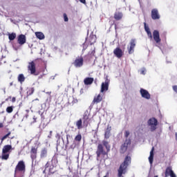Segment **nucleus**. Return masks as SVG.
Here are the masks:
<instances>
[{
  "instance_id": "1",
  "label": "nucleus",
  "mask_w": 177,
  "mask_h": 177,
  "mask_svg": "<svg viewBox=\"0 0 177 177\" xmlns=\"http://www.w3.org/2000/svg\"><path fill=\"white\" fill-rule=\"evenodd\" d=\"M131 156H127L122 164L120 165L118 170V177H122L123 174H127V169L129 166V164H131Z\"/></svg>"
},
{
  "instance_id": "2",
  "label": "nucleus",
  "mask_w": 177,
  "mask_h": 177,
  "mask_svg": "<svg viewBox=\"0 0 177 177\" xmlns=\"http://www.w3.org/2000/svg\"><path fill=\"white\" fill-rule=\"evenodd\" d=\"M20 172L21 174H24L26 172V164L24 161L20 160L18 162L15 169V177Z\"/></svg>"
},
{
  "instance_id": "3",
  "label": "nucleus",
  "mask_w": 177,
  "mask_h": 177,
  "mask_svg": "<svg viewBox=\"0 0 177 177\" xmlns=\"http://www.w3.org/2000/svg\"><path fill=\"white\" fill-rule=\"evenodd\" d=\"M97 154V158H100V157H102V158H104V157H108L109 156V151L106 150L104 151V148L103 147V145L99 144L97 148L96 151Z\"/></svg>"
},
{
  "instance_id": "4",
  "label": "nucleus",
  "mask_w": 177,
  "mask_h": 177,
  "mask_svg": "<svg viewBox=\"0 0 177 177\" xmlns=\"http://www.w3.org/2000/svg\"><path fill=\"white\" fill-rule=\"evenodd\" d=\"M28 71L30 72V74L31 75H39V71H37V66L34 61H32L28 63Z\"/></svg>"
},
{
  "instance_id": "5",
  "label": "nucleus",
  "mask_w": 177,
  "mask_h": 177,
  "mask_svg": "<svg viewBox=\"0 0 177 177\" xmlns=\"http://www.w3.org/2000/svg\"><path fill=\"white\" fill-rule=\"evenodd\" d=\"M12 150V145H7L3 147L1 160H8L9 158V151Z\"/></svg>"
},
{
  "instance_id": "6",
  "label": "nucleus",
  "mask_w": 177,
  "mask_h": 177,
  "mask_svg": "<svg viewBox=\"0 0 177 177\" xmlns=\"http://www.w3.org/2000/svg\"><path fill=\"white\" fill-rule=\"evenodd\" d=\"M129 146H131V138L126 139L124 142L120 146V153L125 154Z\"/></svg>"
},
{
  "instance_id": "7",
  "label": "nucleus",
  "mask_w": 177,
  "mask_h": 177,
  "mask_svg": "<svg viewBox=\"0 0 177 177\" xmlns=\"http://www.w3.org/2000/svg\"><path fill=\"white\" fill-rule=\"evenodd\" d=\"M148 125L150 127L151 129V132H154V131H156V129H157V125H158V120H157V119H156V118H150L148 122Z\"/></svg>"
},
{
  "instance_id": "8",
  "label": "nucleus",
  "mask_w": 177,
  "mask_h": 177,
  "mask_svg": "<svg viewBox=\"0 0 177 177\" xmlns=\"http://www.w3.org/2000/svg\"><path fill=\"white\" fill-rule=\"evenodd\" d=\"M72 64L75 68H81L84 66V57L82 56L76 57Z\"/></svg>"
},
{
  "instance_id": "9",
  "label": "nucleus",
  "mask_w": 177,
  "mask_h": 177,
  "mask_svg": "<svg viewBox=\"0 0 177 177\" xmlns=\"http://www.w3.org/2000/svg\"><path fill=\"white\" fill-rule=\"evenodd\" d=\"M135 46H136V40L132 39L129 42V46L127 47L129 55H132L135 52Z\"/></svg>"
},
{
  "instance_id": "10",
  "label": "nucleus",
  "mask_w": 177,
  "mask_h": 177,
  "mask_svg": "<svg viewBox=\"0 0 177 177\" xmlns=\"http://www.w3.org/2000/svg\"><path fill=\"white\" fill-rule=\"evenodd\" d=\"M109 85H110V80L106 78L105 82H102L101 85V93H104V92L109 91Z\"/></svg>"
},
{
  "instance_id": "11",
  "label": "nucleus",
  "mask_w": 177,
  "mask_h": 177,
  "mask_svg": "<svg viewBox=\"0 0 177 177\" xmlns=\"http://www.w3.org/2000/svg\"><path fill=\"white\" fill-rule=\"evenodd\" d=\"M176 177V174H175V172H174V170H172V167L168 166L165 171V177Z\"/></svg>"
},
{
  "instance_id": "12",
  "label": "nucleus",
  "mask_w": 177,
  "mask_h": 177,
  "mask_svg": "<svg viewBox=\"0 0 177 177\" xmlns=\"http://www.w3.org/2000/svg\"><path fill=\"white\" fill-rule=\"evenodd\" d=\"M38 155V147H32L30 149V158L34 161L37 160V156Z\"/></svg>"
},
{
  "instance_id": "13",
  "label": "nucleus",
  "mask_w": 177,
  "mask_h": 177,
  "mask_svg": "<svg viewBox=\"0 0 177 177\" xmlns=\"http://www.w3.org/2000/svg\"><path fill=\"white\" fill-rule=\"evenodd\" d=\"M151 16L152 20H159L160 19L161 16L160 15V13L158 12V10L157 8H153L151 10Z\"/></svg>"
},
{
  "instance_id": "14",
  "label": "nucleus",
  "mask_w": 177,
  "mask_h": 177,
  "mask_svg": "<svg viewBox=\"0 0 177 177\" xmlns=\"http://www.w3.org/2000/svg\"><path fill=\"white\" fill-rule=\"evenodd\" d=\"M113 54L118 59H121L124 56V51L120 47H117L113 50Z\"/></svg>"
},
{
  "instance_id": "15",
  "label": "nucleus",
  "mask_w": 177,
  "mask_h": 177,
  "mask_svg": "<svg viewBox=\"0 0 177 177\" xmlns=\"http://www.w3.org/2000/svg\"><path fill=\"white\" fill-rule=\"evenodd\" d=\"M140 93L142 97H144V99H147V100H149L151 97V95L149 91H147V90L145 88H140Z\"/></svg>"
},
{
  "instance_id": "16",
  "label": "nucleus",
  "mask_w": 177,
  "mask_h": 177,
  "mask_svg": "<svg viewBox=\"0 0 177 177\" xmlns=\"http://www.w3.org/2000/svg\"><path fill=\"white\" fill-rule=\"evenodd\" d=\"M153 38L156 44H160L161 38H160V32H158V30H153Z\"/></svg>"
},
{
  "instance_id": "17",
  "label": "nucleus",
  "mask_w": 177,
  "mask_h": 177,
  "mask_svg": "<svg viewBox=\"0 0 177 177\" xmlns=\"http://www.w3.org/2000/svg\"><path fill=\"white\" fill-rule=\"evenodd\" d=\"M103 100V97L101 94H98L97 96H95L93 98V100L91 102L92 106H94V104H97L98 103H100Z\"/></svg>"
},
{
  "instance_id": "18",
  "label": "nucleus",
  "mask_w": 177,
  "mask_h": 177,
  "mask_svg": "<svg viewBox=\"0 0 177 177\" xmlns=\"http://www.w3.org/2000/svg\"><path fill=\"white\" fill-rule=\"evenodd\" d=\"M27 39L26 38V35H19L18 36L17 43L19 45H24L26 44Z\"/></svg>"
},
{
  "instance_id": "19",
  "label": "nucleus",
  "mask_w": 177,
  "mask_h": 177,
  "mask_svg": "<svg viewBox=\"0 0 177 177\" xmlns=\"http://www.w3.org/2000/svg\"><path fill=\"white\" fill-rule=\"evenodd\" d=\"M48 157V148L44 147L40 151V158H46Z\"/></svg>"
},
{
  "instance_id": "20",
  "label": "nucleus",
  "mask_w": 177,
  "mask_h": 177,
  "mask_svg": "<svg viewBox=\"0 0 177 177\" xmlns=\"http://www.w3.org/2000/svg\"><path fill=\"white\" fill-rule=\"evenodd\" d=\"M111 135V127L110 125H108L106 129L105 130V133H104L105 139H109V138H110Z\"/></svg>"
},
{
  "instance_id": "21",
  "label": "nucleus",
  "mask_w": 177,
  "mask_h": 177,
  "mask_svg": "<svg viewBox=\"0 0 177 177\" xmlns=\"http://www.w3.org/2000/svg\"><path fill=\"white\" fill-rule=\"evenodd\" d=\"M122 16L123 14L121 12L116 11L114 14V19L118 21L122 19Z\"/></svg>"
},
{
  "instance_id": "22",
  "label": "nucleus",
  "mask_w": 177,
  "mask_h": 177,
  "mask_svg": "<svg viewBox=\"0 0 177 177\" xmlns=\"http://www.w3.org/2000/svg\"><path fill=\"white\" fill-rule=\"evenodd\" d=\"M93 77H86L84 80V85H92V84H93Z\"/></svg>"
},
{
  "instance_id": "23",
  "label": "nucleus",
  "mask_w": 177,
  "mask_h": 177,
  "mask_svg": "<svg viewBox=\"0 0 177 177\" xmlns=\"http://www.w3.org/2000/svg\"><path fill=\"white\" fill-rule=\"evenodd\" d=\"M154 158V147H152L151 151H150V155L149 157V164L153 165V160Z\"/></svg>"
},
{
  "instance_id": "24",
  "label": "nucleus",
  "mask_w": 177,
  "mask_h": 177,
  "mask_svg": "<svg viewBox=\"0 0 177 177\" xmlns=\"http://www.w3.org/2000/svg\"><path fill=\"white\" fill-rule=\"evenodd\" d=\"M18 82H20V84H23L26 81V77H24V75L23 73H21L18 75L17 77Z\"/></svg>"
},
{
  "instance_id": "25",
  "label": "nucleus",
  "mask_w": 177,
  "mask_h": 177,
  "mask_svg": "<svg viewBox=\"0 0 177 177\" xmlns=\"http://www.w3.org/2000/svg\"><path fill=\"white\" fill-rule=\"evenodd\" d=\"M35 35L38 39H45V35L42 32H36Z\"/></svg>"
},
{
  "instance_id": "26",
  "label": "nucleus",
  "mask_w": 177,
  "mask_h": 177,
  "mask_svg": "<svg viewBox=\"0 0 177 177\" xmlns=\"http://www.w3.org/2000/svg\"><path fill=\"white\" fill-rule=\"evenodd\" d=\"M83 120L84 124H85V122H86L87 124L88 122H89V115H88V113H84L83 115Z\"/></svg>"
},
{
  "instance_id": "27",
  "label": "nucleus",
  "mask_w": 177,
  "mask_h": 177,
  "mask_svg": "<svg viewBox=\"0 0 177 177\" xmlns=\"http://www.w3.org/2000/svg\"><path fill=\"white\" fill-rule=\"evenodd\" d=\"M76 127L77 129H82V119H80L76 122Z\"/></svg>"
},
{
  "instance_id": "28",
  "label": "nucleus",
  "mask_w": 177,
  "mask_h": 177,
  "mask_svg": "<svg viewBox=\"0 0 177 177\" xmlns=\"http://www.w3.org/2000/svg\"><path fill=\"white\" fill-rule=\"evenodd\" d=\"M8 39H10V41H14V39H16V33L12 32L11 34H9Z\"/></svg>"
},
{
  "instance_id": "29",
  "label": "nucleus",
  "mask_w": 177,
  "mask_h": 177,
  "mask_svg": "<svg viewBox=\"0 0 177 177\" xmlns=\"http://www.w3.org/2000/svg\"><path fill=\"white\" fill-rule=\"evenodd\" d=\"M82 140V136L81 133H78L75 137V142H80Z\"/></svg>"
},
{
  "instance_id": "30",
  "label": "nucleus",
  "mask_w": 177,
  "mask_h": 177,
  "mask_svg": "<svg viewBox=\"0 0 177 177\" xmlns=\"http://www.w3.org/2000/svg\"><path fill=\"white\" fill-rule=\"evenodd\" d=\"M102 145H103V146H104V147H106V149L108 151H110V147L109 146V142L103 141Z\"/></svg>"
},
{
  "instance_id": "31",
  "label": "nucleus",
  "mask_w": 177,
  "mask_h": 177,
  "mask_svg": "<svg viewBox=\"0 0 177 177\" xmlns=\"http://www.w3.org/2000/svg\"><path fill=\"white\" fill-rule=\"evenodd\" d=\"M12 133L10 131H9L6 135H5L4 136H3L1 138V142H3L5 140V139H7L9 136H10V134Z\"/></svg>"
},
{
  "instance_id": "32",
  "label": "nucleus",
  "mask_w": 177,
  "mask_h": 177,
  "mask_svg": "<svg viewBox=\"0 0 177 177\" xmlns=\"http://www.w3.org/2000/svg\"><path fill=\"white\" fill-rule=\"evenodd\" d=\"M6 111L8 113H12L13 112V106H8L6 108Z\"/></svg>"
},
{
  "instance_id": "33",
  "label": "nucleus",
  "mask_w": 177,
  "mask_h": 177,
  "mask_svg": "<svg viewBox=\"0 0 177 177\" xmlns=\"http://www.w3.org/2000/svg\"><path fill=\"white\" fill-rule=\"evenodd\" d=\"M34 88L33 87H32V88H30L28 91H27V93H28V95H32V93H34Z\"/></svg>"
},
{
  "instance_id": "34",
  "label": "nucleus",
  "mask_w": 177,
  "mask_h": 177,
  "mask_svg": "<svg viewBox=\"0 0 177 177\" xmlns=\"http://www.w3.org/2000/svg\"><path fill=\"white\" fill-rule=\"evenodd\" d=\"M144 26H145V30L146 32H149L150 28H149V26L147 25L146 22L144 23Z\"/></svg>"
},
{
  "instance_id": "35",
  "label": "nucleus",
  "mask_w": 177,
  "mask_h": 177,
  "mask_svg": "<svg viewBox=\"0 0 177 177\" xmlns=\"http://www.w3.org/2000/svg\"><path fill=\"white\" fill-rule=\"evenodd\" d=\"M129 135H130L129 131H126L124 133V138H126V139H129L128 136H129Z\"/></svg>"
},
{
  "instance_id": "36",
  "label": "nucleus",
  "mask_w": 177,
  "mask_h": 177,
  "mask_svg": "<svg viewBox=\"0 0 177 177\" xmlns=\"http://www.w3.org/2000/svg\"><path fill=\"white\" fill-rule=\"evenodd\" d=\"M147 33L149 38H150L151 39H153V35H151V32L149 31V32H147Z\"/></svg>"
},
{
  "instance_id": "37",
  "label": "nucleus",
  "mask_w": 177,
  "mask_h": 177,
  "mask_svg": "<svg viewBox=\"0 0 177 177\" xmlns=\"http://www.w3.org/2000/svg\"><path fill=\"white\" fill-rule=\"evenodd\" d=\"M64 21H68V17H67V14L66 13L64 14Z\"/></svg>"
},
{
  "instance_id": "38",
  "label": "nucleus",
  "mask_w": 177,
  "mask_h": 177,
  "mask_svg": "<svg viewBox=\"0 0 177 177\" xmlns=\"http://www.w3.org/2000/svg\"><path fill=\"white\" fill-rule=\"evenodd\" d=\"M173 88V91H174V92H176V93H177V86L174 85L172 86Z\"/></svg>"
},
{
  "instance_id": "39",
  "label": "nucleus",
  "mask_w": 177,
  "mask_h": 177,
  "mask_svg": "<svg viewBox=\"0 0 177 177\" xmlns=\"http://www.w3.org/2000/svg\"><path fill=\"white\" fill-rule=\"evenodd\" d=\"M81 3H84V5H86V0H79Z\"/></svg>"
},
{
  "instance_id": "40",
  "label": "nucleus",
  "mask_w": 177,
  "mask_h": 177,
  "mask_svg": "<svg viewBox=\"0 0 177 177\" xmlns=\"http://www.w3.org/2000/svg\"><path fill=\"white\" fill-rule=\"evenodd\" d=\"M52 133H53V131H50V135L48 136V138L49 139H50V138H52Z\"/></svg>"
},
{
  "instance_id": "41",
  "label": "nucleus",
  "mask_w": 177,
  "mask_h": 177,
  "mask_svg": "<svg viewBox=\"0 0 177 177\" xmlns=\"http://www.w3.org/2000/svg\"><path fill=\"white\" fill-rule=\"evenodd\" d=\"M45 168H49V162H47L46 164L45 165Z\"/></svg>"
},
{
  "instance_id": "42",
  "label": "nucleus",
  "mask_w": 177,
  "mask_h": 177,
  "mask_svg": "<svg viewBox=\"0 0 177 177\" xmlns=\"http://www.w3.org/2000/svg\"><path fill=\"white\" fill-rule=\"evenodd\" d=\"M10 99H12V96L8 97V98L6 99V102H8Z\"/></svg>"
},
{
  "instance_id": "43",
  "label": "nucleus",
  "mask_w": 177,
  "mask_h": 177,
  "mask_svg": "<svg viewBox=\"0 0 177 177\" xmlns=\"http://www.w3.org/2000/svg\"><path fill=\"white\" fill-rule=\"evenodd\" d=\"M12 103H15V102H16V97H13L12 98Z\"/></svg>"
},
{
  "instance_id": "44",
  "label": "nucleus",
  "mask_w": 177,
  "mask_h": 177,
  "mask_svg": "<svg viewBox=\"0 0 177 177\" xmlns=\"http://www.w3.org/2000/svg\"><path fill=\"white\" fill-rule=\"evenodd\" d=\"M0 128H3V123L0 122Z\"/></svg>"
},
{
  "instance_id": "45",
  "label": "nucleus",
  "mask_w": 177,
  "mask_h": 177,
  "mask_svg": "<svg viewBox=\"0 0 177 177\" xmlns=\"http://www.w3.org/2000/svg\"><path fill=\"white\" fill-rule=\"evenodd\" d=\"M80 93H81V95H82V93H84V88H81Z\"/></svg>"
},
{
  "instance_id": "46",
  "label": "nucleus",
  "mask_w": 177,
  "mask_h": 177,
  "mask_svg": "<svg viewBox=\"0 0 177 177\" xmlns=\"http://www.w3.org/2000/svg\"><path fill=\"white\" fill-rule=\"evenodd\" d=\"M33 120H34L33 122H37V118L35 117L33 118Z\"/></svg>"
},
{
  "instance_id": "47",
  "label": "nucleus",
  "mask_w": 177,
  "mask_h": 177,
  "mask_svg": "<svg viewBox=\"0 0 177 177\" xmlns=\"http://www.w3.org/2000/svg\"><path fill=\"white\" fill-rule=\"evenodd\" d=\"M175 136H176V140H177V133H176Z\"/></svg>"
},
{
  "instance_id": "48",
  "label": "nucleus",
  "mask_w": 177,
  "mask_h": 177,
  "mask_svg": "<svg viewBox=\"0 0 177 177\" xmlns=\"http://www.w3.org/2000/svg\"><path fill=\"white\" fill-rule=\"evenodd\" d=\"M141 74H145V71H142Z\"/></svg>"
},
{
  "instance_id": "49",
  "label": "nucleus",
  "mask_w": 177,
  "mask_h": 177,
  "mask_svg": "<svg viewBox=\"0 0 177 177\" xmlns=\"http://www.w3.org/2000/svg\"><path fill=\"white\" fill-rule=\"evenodd\" d=\"M67 142H68V136H66Z\"/></svg>"
},
{
  "instance_id": "50",
  "label": "nucleus",
  "mask_w": 177,
  "mask_h": 177,
  "mask_svg": "<svg viewBox=\"0 0 177 177\" xmlns=\"http://www.w3.org/2000/svg\"><path fill=\"white\" fill-rule=\"evenodd\" d=\"M48 95H50V93H52L51 92H47L46 93Z\"/></svg>"
},
{
  "instance_id": "51",
  "label": "nucleus",
  "mask_w": 177,
  "mask_h": 177,
  "mask_svg": "<svg viewBox=\"0 0 177 177\" xmlns=\"http://www.w3.org/2000/svg\"><path fill=\"white\" fill-rule=\"evenodd\" d=\"M43 173L45 174V170H44Z\"/></svg>"
},
{
  "instance_id": "52",
  "label": "nucleus",
  "mask_w": 177,
  "mask_h": 177,
  "mask_svg": "<svg viewBox=\"0 0 177 177\" xmlns=\"http://www.w3.org/2000/svg\"><path fill=\"white\" fill-rule=\"evenodd\" d=\"M104 177H107V176H104Z\"/></svg>"
}]
</instances>
